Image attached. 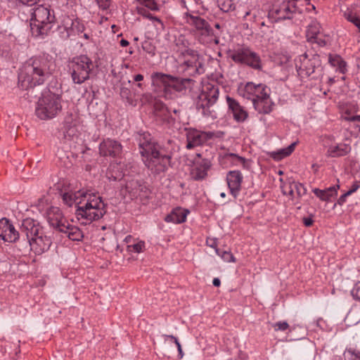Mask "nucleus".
<instances>
[{
  "label": "nucleus",
  "mask_w": 360,
  "mask_h": 360,
  "mask_svg": "<svg viewBox=\"0 0 360 360\" xmlns=\"http://www.w3.org/2000/svg\"><path fill=\"white\" fill-rule=\"evenodd\" d=\"M140 153L146 167L155 174L165 172L169 166L175 144L172 140L160 145L148 132L139 134Z\"/></svg>",
  "instance_id": "obj_1"
},
{
  "label": "nucleus",
  "mask_w": 360,
  "mask_h": 360,
  "mask_svg": "<svg viewBox=\"0 0 360 360\" xmlns=\"http://www.w3.org/2000/svg\"><path fill=\"white\" fill-rule=\"evenodd\" d=\"M55 70V62L48 56L32 57L23 65L19 75V84L29 92H32L33 86L43 84Z\"/></svg>",
  "instance_id": "obj_2"
},
{
  "label": "nucleus",
  "mask_w": 360,
  "mask_h": 360,
  "mask_svg": "<svg viewBox=\"0 0 360 360\" xmlns=\"http://www.w3.org/2000/svg\"><path fill=\"white\" fill-rule=\"evenodd\" d=\"M22 233L25 235V240L27 241L30 249L35 254L40 255L49 250L51 245L49 237L44 236L43 231L38 224L30 219L24 220L21 226Z\"/></svg>",
  "instance_id": "obj_3"
},
{
  "label": "nucleus",
  "mask_w": 360,
  "mask_h": 360,
  "mask_svg": "<svg viewBox=\"0 0 360 360\" xmlns=\"http://www.w3.org/2000/svg\"><path fill=\"white\" fill-rule=\"evenodd\" d=\"M79 209H76V215L81 224H86L98 220L105 213V205L100 197L88 194L86 198Z\"/></svg>",
  "instance_id": "obj_4"
},
{
  "label": "nucleus",
  "mask_w": 360,
  "mask_h": 360,
  "mask_svg": "<svg viewBox=\"0 0 360 360\" xmlns=\"http://www.w3.org/2000/svg\"><path fill=\"white\" fill-rule=\"evenodd\" d=\"M62 108L58 95L46 92L37 102L35 114L41 120L52 119L57 115Z\"/></svg>",
  "instance_id": "obj_5"
},
{
  "label": "nucleus",
  "mask_w": 360,
  "mask_h": 360,
  "mask_svg": "<svg viewBox=\"0 0 360 360\" xmlns=\"http://www.w3.org/2000/svg\"><path fill=\"white\" fill-rule=\"evenodd\" d=\"M54 18V15H51L50 10L46 7L39 6L33 9L30 20L32 34L35 37L47 34L51 29Z\"/></svg>",
  "instance_id": "obj_6"
},
{
  "label": "nucleus",
  "mask_w": 360,
  "mask_h": 360,
  "mask_svg": "<svg viewBox=\"0 0 360 360\" xmlns=\"http://www.w3.org/2000/svg\"><path fill=\"white\" fill-rule=\"evenodd\" d=\"M295 68L300 77L317 78L322 72L321 61L318 54L310 58L304 53L295 60Z\"/></svg>",
  "instance_id": "obj_7"
},
{
  "label": "nucleus",
  "mask_w": 360,
  "mask_h": 360,
  "mask_svg": "<svg viewBox=\"0 0 360 360\" xmlns=\"http://www.w3.org/2000/svg\"><path fill=\"white\" fill-rule=\"evenodd\" d=\"M151 79L153 84L162 85L165 92L170 89L177 92L185 91L186 89L191 87L193 82L191 79L173 77L161 72H154L151 75Z\"/></svg>",
  "instance_id": "obj_8"
},
{
  "label": "nucleus",
  "mask_w": 360,
  "mask_h": 360,
  "mask_svg": "<svg viewBox=\"0 0 360 360\" xmlns=\"http://www.w3.org/2000/svg\"><path fill=\"white\" fill-rule=\"evenodd\" d=\"M92 68V61L86 56L74 58L69 64V70L74 83L81 84L87 80Z\"/></svg>",
  "instance_id": "obj_9"
},
{
  "label": "nucleus",
  "mask_w": 360,
  "mask_h": 360,
  "mask_svg": "<svg viewBox=\"0 0 360 360\" xmlns=\"http://www.w3.org/2000/svg\"><path fill=\"white\" fill-rule=\"evenodd\" d=\"M179 70L188 76L202 74L205 71L202 63L198 52L193 49H186L180 56Z\"/></svg>",
  "instance_id": "obj_10"
},
{
  "label": "nucleus",
  "mask_w": 360,
  "mask_h": 360,
  "mask_svg": "<svg viewBox=\"0 0 360 360\" xmlns=\"http://www.w3.org/2000/svg\"><path fill=\"white\" fill-rule=\"evenodd\" d=\"M124 186L121 188L120 193L124 198L129 200L139 199L145 203L150 195V191L141 180L128 178L125 180Z\"/></svg>",
  "instance_id": "obj_11"
},
{
  "label": "nucleus",
  "mask_w": 360,
  "mask_h": 360,
  "mask_svg": "<svg viewBox=\"0 0 360 360\" xmlns=\"http://www.w3.org/2000/svg\"><path fill=\"white\" fill-rule=\"evenodd\" d=\"M63 139L70 147L76 150L84 151V139L77 128L76 116L70 114L65 118Z\"/></svg>",
  "instance_id": "obj_12"
},
{
  "label": "nucleus",
  "mask_w": 360,
  "mask_h": 360,
  "mask_svg": "<svg viewBox=\"0 0 360 360\" xmlns=\"http://www.w3.org/2000/svg\"><path fill=\"white\" fill-rule=\"evenodd\" d=\"M219 89L217 86H207L200 94L197 103V109L205 116H212L211 109L218 99Z\"/></svg>",
  "instance_id": "obj_13"
},
{
  "label": "nucleus",
  "mask_w": 360,
  "mask_h": 360,
  "mask_svg": "<svg viewBox=\"0 0 360 360\" xmlns=\"http://www.w3.org/2000/svg\"><path fill=\"white\" fill-rule=\"evenodd\" d=\"M231 58L236 63L247 64L255 69L261 68L259 57L250 49H238L231 55Z\"/></svg>",
  "instance_id": "obj_14"
},
{
  "label": "nucleus",
  "mask_w": 360,
  "mask_h": 360,
  "mask_svg": "<svg viewBox=\"0 0 360 360\" xmlns=\"http://www.w3.org/2000/svg\"><path fill=\"white\" fill-rule=\"evenodd\" d=\"M123 152L121 143L112 139H104L99 146L101 155L110 158H120Z\"/></svg>",
  "instance_id": "obj_15"
},
{
  "label": "nucleus",
  "mask_w": 360,
  "mask_h": 360,
  "mask_svg": "<svg viewBox=\"0 0 360 360\" xmlns=\"http://www.w3.org/2000/svg\"><path fill=\"white\" fill-rule=\"evenodd\" d=\"M20 237L25 238L22 231H16L14 226L6 218L0 219V238L5 242L15 243Z\"/></svg>",
  "instance_id": "obj_16"
},
{
  "label": "nucleus",
  "mask_w": 360,
  "mask_h": 360,
  "mask_svg": "<svg viewBox=\"0 0 360 360\" xmlns=\"http://www.w3.org/2000/svg\"><path fill=\"white\" fill-rule=\"evenodd\" d=\"M46 216L49 225L59 232H60V229H63V226L68 224L67 219L58 207L51 206L49 207L46 210Z\"/></svg>",
  "instance_id": "obj_17"
},
{
  "label": "nucleus",
  "mask_w": 360,
  "mask_h": 360,
  "mask_svg": "<svg viewBox=\"0 0 360 360\" xmlns=\"http://www.w3.org/2000/svg\"><path fill=\"white\" fill-rule=\"evenodd\" d=\"M293 4V1H284L280 5H273L272 8L269 11V15H271L277 20L290 19L291 17L288 15V13L293 12L292 10L295 8Z\"/></svg>",
  "instance_id": "obj_18"
},
{
  "label": "nucleus",
  "mask_w": 360,
  "mask_h": 360,
  "mask_svg": "<svg viewBox=\"0 0 360 360\" xmlns=\"http://www.w3.org/2000/svg\"><path fill=\"white\" fill-rule=\"evenodd\" d=\"M88 193L83 191H68L64 192L61 194L63 202L69 207L75 205L77 209H79V205L83 204V202L86 198Z\"/></svg>",
  "instance_id": "obj_19"
},
{
  "label": "nucleus",
  "mask_w": 360,
  "mask_h": 360,
  "mask_svg": "<svg viewBox=\"0 0 360 360\" xmlns=\"http://www.w3.org/2000/svg\"><path fill=\"white\" fill-rule=\"evenodd\" d=\"M186 23L195 27V29L201 32L202 34L210 35L212 31L209 23L203 18L198 15H194L189 13H185Z\"/></svg>",
  "instance_id": "obj_20"
},
{
  "label": "nucleus",
  "mask_w": 360,
  "mask_h": 360,
  "mask_svg": "<svg viewBox=\"0 0 360 360\" xmlns=\"http://www.w3.org/2000/svg\"><path fill=\"white\" fill-rule=\"evenodd\" d=\"M226 180L231 193L236 198L240 190L242 174L239 171H230L227 174Z\"/></svg>",
  "instance_id": "obj_21"
},
{
  "label": "nucleus",
  "mask_w": 360,
  "mask_h": 360,
  "mask_svg": "<svg viewBox=\"0 0 360 360\" xmlns=\"http://www.w3.org/2000/svg\"><path fill=\"white\" fill-rule=\"evenodd\" d=\"M264 97L261 98H251L255 109L260 114H269L272 110L273 102L269 94L264 93Z\"/></svg>",
  "instance_id": "obj_22"
},
{
  "label": "nucleus",
  "mask_w": 360,
  "mask_h": 360,
  "mask_svg": "<svg viewBox=\"0 0 360 360\" xmlns=\"http://www.w3.org/2000/svg\"><path fill=\"white\" fill-rule=\"evenodd\" d=\"M226 100L229 107L232 111L234 119L237 122L245 121L248 117L247 112L239 105V103L235 99L227 96Z\"/></svg>",
  "instance_id": "obj_23"
},
{
  "label": "nucleus",
  "mask_w": 360,
  "mask_h": 360,
  "mask_svg": "<svg viewBox=\"0 0 360 360\" xmlns=\"http://www.w3.org/2000/svg\"><path fill=\"white\" fill-rule=\"evenodd\" d=\"M245 91L252 96V98H261L264 97V94H269L270 89L264 84H255L252 82H248L245 86Z\"/></svg>",
  "instance_id": "obj_24"
},
{
  "label": "nucleus",
  "mask_w": 360,
  "mask_h": 360,
  "mask_svg": "<svg viewBox=\"0 0 360 360\" xmlns=\"http://www.w3.org/2000/svg\"><path fill=\"white\" fill-rule=\"evenodd\" d=\"M206 141L205 134L198 131H191L187 134L186 148L191 149L195 146L202 145Z\"/></svg>",
  "instance_id": "obj_25"
},
{
  "label": "nucleus",
  "mask_w": 360,
  "mask_h": 360,
  "mask_svg": "<svg viewBox=\"0 0 360 360\" xmlns=\"http://www.w3.org/2000/svg\"><path fill=\"white\" fill-rule=\"evenodd\" d=\"M60 232L65 234L66 236L73 241H80L84 238L83 232L77 226L70 224L68 222L63 226Z\"/></svg>",
  "instance_id": "obj_26"
},
{
  "label": "nucleus",
  "mask_w": 360,
  "mask_h": 360,
  "mask_svg": "<svg viewBox=\"0 0 360 360\" xmlns=\"http://www.w3.org/2000/svg\"><path fill=\"white\" fill-rule=\"evenodd\" d=\"M188 210L177 207L173 210V211L165 217V221L167 222H173L176 224H180L185 221Z\"/></svg>",
  "instance_id": "obj_27"
},
{
  "label": "nucleus",
  "mask_w": 360,
  "mask_h": 360,
  "mask_svg": "<svg viewBox=\"0 0 360 360\" xmlns=\"http://www.w3.org/2000/svg\"><path fill=\"white\" fill-rule=\"evenodd\" d=\"M106 176L110 180H120L124 176V173L120 163H111L106 172Z\"/></svg>",
  "instance_id": "obj_28"
},
{
  "label": "nucleus",
  "mask_w": 360,
  "mask_h": 360,
  "mask_svg": "<svg viewBox=\"0 0 360 360\" xmlns=\"http://www.w3.org/2000/svg\"><path fill=\"white\" fill-rule=\"evenodd\" d=\"M282 193L284 195H292L294 193V191H296L298 196H302L306 193V188L304 186L297 182L290 183L288 186H281Z\"/></svg>",
  "instance_id": "obj_29"
},
{
  "label": "nucleus",
  "mask_w": 360,
  "mask_h": 360,
  "mask_svg": "<svg viewBox=\"0 0 360 360\" xmlns=\"http://www.w3.org/2000/svg\"><path fill=\"white\" fill-rule=\"evenodd\" d=\"M351 150V147L345 143H340L337 146H330L328 150V153L331 157L343 156L347 154Z\"/></svg>",
  "instance_id": "obj_30"
},
{
  "label": "nucleus",
  "mask_w": 360,
  "mask_h": 360,
  "mask_svg": "<svg viewBox=\"0 0 360 360\" xmlns=\"http://www.w3.org/2000/svg\"><path fill=\"white\" fill-rule=\"evenodd\" d=\"M320 32V25L317 22H313L309 25L307 30V41L313 42L317 37V35Z\"/></svg>",
  "instance_id": "obj_31"
},
{
  "label": "nucleus",
  "mask_w": 360,
  "mask_h": 360,
  "mask_svg": "<svg viewBox=\"0 0 360 360\" xmlns=\"http://www.w3.org/2000/svg\"><path fill=\"white\" fill-rule=\"evenodd\" d=\"M297 142H293L288 147L280 150L277 153L274 155V158L281 160L290 155L294 151Z\"/></svg>",
  "instance_id": "obj_32"
},
{
  "label": "nucleus",
  "mask_w": 360,
  "mask_h": 360,
  "mask_svg": "<svg viewBox=\"0 0 360 360\" xmlns=\"http://www.w3.org/2000/svg\"><path fill=\"white\" fill-rule=\"evenodd\" d=\"M346 321L352 324H356L360 321V313L358 309H352L346 316Z\"/></svg>",
  "instance_id": "obj_33"
},
{
  "label": "nucleus",
  "mask_w": 360,
  "mask_h": 360,
  "mask_svg": "<svg viewBox=\"0 0 360 360\" xmlns=\"http://www.w3.org/2000/svg\"><path fill=\"white\" fill-rule=\"evenodd\" d=\"M207 171L205 169L199 167L196 165V167L192 171V178L194 180L199 181L203 179L207 176Z\"/></svg>",
  "instance_id": "obj_34"
},
{
  "label": "nucleus",
  "mask_w": 360,
  "mask_h": 360,
  "mask_svg": "<svg viewBox=\"0 0 360 360\" xmlns=\"http://www.w3.org/2000/svg\"><path fill=\"white\" fill-rule=\"evenodd\" d=\"M275 331H285L289 328V324L286 321H278L276 323H268Z\"/></svg>",
  "instance_id": "obj_35"
},
{
  "label": "nucleus",
  "mask_w": 360,
  "mask_h": 360,
  "mask_svg": "<svg viewBox=\"0 0 360 360\" xmlns=\"http://www.w3.org/2000/svg\"><path fill=\"white\" fill-rule=\"evenodd\" d=\"M195 165L199 167L205 169L207 172V170L211 167V160L208 157H205L202 159L195 160Z\"/></svg>",
  "instance_id": "obj_36"
},
{
  "label": "nucleus",
  "mask_w": 360,
  "mask_h": 360,
  "mask_svg": "<svg viewBox=\"0 0 360 360\" xmlns=\"http://www.w3.org/2000/svg\"><path fill=\"white\" fill-rule=\"evenodd\" d=\"M344 356L345 360H360V352L349 349L345 352Z\"/></svg>",
  "instance_id": "obj_37"
},
{
  "label": "nucleus",
  "mask_w": 360,
  "mask_h": 360,
  "mask_svg": "<svg viewBox=\"0 0 360 360\" xmlns=\"http://www.w3.org/2000/svg\"><path fill=\"white\" fill-rule=\"evenodd\" d=\"M227 156L231 159L233 163L236 165H241L244 168L247 167V161L245 158L234 153H229Z\"/></svg>",
  "instance_id": "obj_38"
},
{
  "label": "nucleus",
  "mask_w": 360,
  "mask_h": 360,
  "mask_svg": "<svg viewBox=\"0 0 360 360\" xmlns=\"http://www.w3.org/2000/svg\"><path fill=\"white\" fill-rule=\"evenodd\" d=\"M216 252L217 253L218 255L221 256V258L226 262H235L234 256L229 251L224 250L221 252L219 249H216Z\"/></svg>",
  "instance_id": "obj_39"
},
{
  "label": "nucleus",
  "mask_w": 360,
  "mask_h": 360,
  "mask_svg": "<svg viewBox=\"0 0 360 360\" xmlns=\"http://www.w3.org/2000/svg\"><path fill=\"white\" fill-rule=\"evenodd\" d=\"M218 4L220 9L224 12H229L232 10L231 0H218Z\"/></svg>",
  "instance_id": "obj_40"
},
{
  "label": "nucleus",
  "mask_w": 360,
  "mask_h": 360,
  "mask_svg": "<svg viewBox=\"0 0 360 360\" xmlns=\"http://www.w3.org/2000/svg\"><path fill=\"white\" fill-rule=\"evenodd\" d=\"M343 15L348 21L352 22L354 25L356 22L359 18L356 13H354L352 11L348 9L344 12Z\"/></svg>",
  "instance_id": "obj_41"
},
{
  "label": "nucleus",
  "mask_w": 360,
  "mask_h": 360,
  "mask_svg": "<svg viewBox=\"0 0 360 360\" xmlns=\"http://www.w3.org/2000/svg\"><path fill=\"white\" fill-rule=\"evenodd\" d=\"M329 63L334 67L336 66V65L338 63H340V64H342V66H346V63L341 58L340 56H329Z\"/></svg>",
  "instance_id": "obj_42"
},
{
  "label": "nucleus",
  "mask_w": 360,
  "mask_h": 360,
  "mask_svg": "<svg viewBox=\"0 0 360 360\" xmlns=\"http://www.w3.org/2000/svg\"><path fill=\"white\" fill-rule=\"evenodd\" d=\"M139 13L142 15L143 16L147 18H149L150 20H153L158 22L160 24H162V21L158 17L152 15V14H150L147 11H146L144 8H139Z\"/></svg>",
  "instance_id": "obj_43"
},
{
  "label": "nucleus",
  "mask_w": 360,
  "mask_h": 360,
  "mask_svg": "<svg viewBox=\"0 0 360 360\" xmlns=\"http://www.w3.org/2000/svg\"><path fill=\"white\" fill-rule=\"evenodd\" d=\"M313 193L323 201H328L329 200L327 193H326V191L324 190H321L319 188H314V189H313Z\"/></svg>",
  "instance_id": "obj_44"
},
{
  "label": "nucleus",
  "mask_w": 360,
  "mask_h": 360,
  "mask_svg": "<svg viewBox=\"0 0 360 360\" xmlns=\"http://www.w3.org/2000/svg\"><path fill=\"white\" fill-rule=\"evenodd\" d=\"M340 186L338 184L330 186L326 189H324L326 193H327L328 198L330 200V198L334 195H337L338 189H339Z\"/></svg>",
  "instance_id": "obj_45"
},
{
  "label": "nucleus",
  "mask_w": 360,
  "mask_h": 360,
  "mask_svg": "<svg viewBox=\"0 0 360 360\" xmlns=\"http://www.w3.org/2000/svg\"><path fill=\"white\" fill-rule=\"evenodd\" d=\"M144 247H145V243L143 241H140L136 244H134L132 245H129L128 246V248H132L134 251H135L136 252H143V249H144Z\"/></svg>",
  "instance_id": "obj_46"
},
{
  "label": "nucleus",
  "mask_w": 360,
  "mask_h": 360,
  "mask_svg": "<svg viewBox=\"0 0 360 360\" xmlns=\"http://www.w3.org/2000/svg\"><path fill=\"white\" fill-rule=\"evenodd\" d=\"M351 293L354 299L360 300V282L356 283Z\"/></svg>",
  "instance_id": "obj_47"
},
{
  "label": "nucleus",
  "mask_w": 360,
  "mask_h": 360,
  "mask_svg": "<svg viewBox=\"0 0 360 360\" xmlns=\"http://www.w3.org/2000/svg\"><path fill=\"white\" fill-rule=\"evenodd\" d=\"M96 2L100 8L105 10L109 8L110 0H96Z\"/></svg>",
  "instance_id": "obj_48"
},
{
  "label": "nucleus",
  "mask_w": 360,
  "mask_h": 360,
  "mask_svg": "<svg viewBox=\"0 0 360 360\" xmlns=\"http://www.w3.org/2000/svg\"><path fill=\"white\" fill-rule=\"evenodd\" d=\"M360 187V182L355 181L351 188L347 191L350 195L357 191V189Z\"/></svg>",
  "instance_id": "obj_49"
},
{
  "label": "nucleus",
  "mask_w": 360,
  "mask_h": 360,
  "mask_svg": "<svg viewBox=\"0 0 360 360\" xmlns=\"http://www.w3.org/2000/svg\"><path fill=\"white\" fill-rule=\"evenodd\" d=\"M130 91L127 88H122L120 90V95L122 98L129 99Z\"/></svg>",
  "instance_id": "obj_50"
},
{
  "label": "nucleus",
  "mask_w": 360,
  "mask_h": 360,
  "mask_svg": "<svg viewBox=\"0 0 360 360\" xmlns=\"http://www.w3.org/2000/svg\"><path fill=\"white\" fill-rule=\"evenodd\" d=\"M350 195V194L348 193V192H346L345 193H344L343 195H342L338 200V203L340 205H342L346 200V198L347 196Z\"/></svg>",
  "instance_id": "obj_51"
},
{
  "label": "nucleus",
  "mask_w": 360,
  "mask_h": 360,
  "mask_svg": "<svg viewBox=\"0 0 360 360\" xmlns=\"http://www.w3.org/2000/svg\"><path fill=\"white\" fill-rule=\"evenodd\" d=\"M39 0H20V1L27 6H33L36 4Z\"/></svg>",
  "instance_id": "obj_52"
},
{
  "label": "nucleus",
  "mask_w": 360,
  "mask_h": 360,
  "mask_svg": "<svg viewBox=\"0 0 360 360\" xmlns=\"http://www.w3.org/2000/svg\"><path fill=\"white\" fill-rule=\"evenodd\" d=\"M303 222L306 226H310L313 224V220L310 217H304L303 218Z\"/></svg>",
  "instance_id": "obj_53"
},
{
  "label": "nucleus",
  "mask_w": 360,
  "mask_h": 360,
  "mask_svg": "<svg viewBox=\"0 0 360 360\" xmlns=\"http://www.w3.org/2000/svg\"><path fill=\"white\" fill-rule=\"evenodd\" d=\"M164 337L170 338L171 340H174V343L176 344L177 348L179 347V345H181L178 339L175 336L172 335H164Z\"/></svg>",
  "instance_id": "obj_54"
},
{
  "label": "nucleus",
  "mask_w": 360,
  "mask_h": 360,
  "mask_svg": "<svg viewBox=\"0 0 360 360\" xmlns=\"http://www.w3.org/2000/svg\"><path fill=\"white\" fill-rule=\"evenodd\" d=\"M312 43H316L320 46H323L326 45V41L323 39H318V37H316V39L315 40H314V41Z\"/></svg>",
  "instance_id": "obj_55"
},
{
  "label": "nucleus",
  "mask_w": 360,
  "mask_h": 360,
  "mask_svg": "<svg viewBox=\"0 0 360 360\" xmlns=\"http://www.w3.org/2000/svg\"><path fill=\"white\" fill-rule=\"evenodd\" d=\"M207 243L210 247L215 248V250L217 249V243H216L215 240H214V239L207 240Z\"/></svg>",
  "instance_id": "obj_56"
},
{
  "label": "nucleus",
  "mask_w": 360,
  "mask_h": 360,
  "mask_svg": "<svg viewBox=\"0 0 360 360\" xmlns=\"http://www.w3.org/2000/svg\"><path fill=\"white\" fill-rule=\"evenodd\" d=\"M335 67H338V68L339 69L340 72H341L342 73H344L345 71L346 70V66H342V64H340V63H338Z\"/></svg>",
  "instance_id": "obj_57"
},
{
  "label": "nucleus",
  "mask_w": 360,
  "mask_h": 360,
  "mask_svg": "<svg viewBox=\"0 0 360 360\" xmlns=\"http://www.w3.org/2000/svg\"><path fill=\"white\" fill-rule=\"evenodd\" d=\"M135 82H140L143 79V76L141 74L136 75L134 78Z\"/></svg>",
  "instance_id": "obj_58"
},
{
  "label": "nucleus",
  "mask_w": 360,
  "mask_h": 360,
  "mask_svg": "<svg viewBox=\"0 0 360 360\" xmlns=\"http://www.w3.org/2000/svg\"><path fill=\"white\" fill-rule=\"evenodd\" d=\"M212 283L214 286L218 287L221 284V281L218 278H214L213 279Z\"/></svg>",
  "instance_id": "obj_59"
},
{
  "label": "nucleus",
  "mask_w": 360,
  "mask_h": 360,
  "mask_svg": "<svg viewBox=\"0 0 360 360\" xmlns=\"http://www.w3.org/2000/svg\"><path fill=\"white\" fill-rule=\"evenodd\" d=\"M129 41L127 40H126V39H122L120 41V45L122 46H127L129 45Z\"/></svg>",
  "instance_id": "obj_60"
},
{
  "label": "nucleus",
  "mask_w": 360,
  "mask_h": 360,
  "mask_svg": "<svg viewBox=\"0 0 360 360\" xmlns=\"http://www.w3.org/2000/svg\"><path fill=\"white\" fill-rule=\"evenodd\" d=\"M177 349H178L179 355L180 358H182L184 356V353H183V351L181 349V346L179 345V347Z\"/></svg>",
  "instance_id": "obj_61"
},
{
  "label": "nucleus",
  "mask_w": 360,
  "mask_h": 360,
  "mask_svg": "<svg viewBox=\"0 0 360 360\" xmlns=\"http://www.w3.org/2000/svg\"><path fill=\"white\" fill-rule=\"evenodd\" d=\"M354 25H355V26H356L358 27V29L359 30V32H360V18L359 17L358 18L357 21Z\"/></svg>",
  "instance_id": "obj_62"
},
{
  "label": "nucleus",
  "mask_w": 360,
  "mask_h": 360,
  "mask_svg": "<svg viewBox=\"0 0 360 360\" xmlns=\"http://www.w3.org/2000/svg\"><path fill=\"white\" fill-rule=\"evenodd\" d=\"M352 120H359L360 121V116L354 117L352 118Z\"/></svg>",
  "instance_id": "obj_63"
},
{
  "label": "nucleus",
  "mask_w": 360,
  "mask_h": 360,
  "mask_svg": "<svg viewBox=\"0 0 360 360\" xmlns=\"http://www.w3.org/2000/svg\"><path fill=\"white\" fill-rule=\"evenodd\" d=\"M131 238V237L130 236H127L126 238H125V240L127 241V243H129L130 239Z\"/></svg>",
  "instance_id": "obj_64"
}]
</instances>
